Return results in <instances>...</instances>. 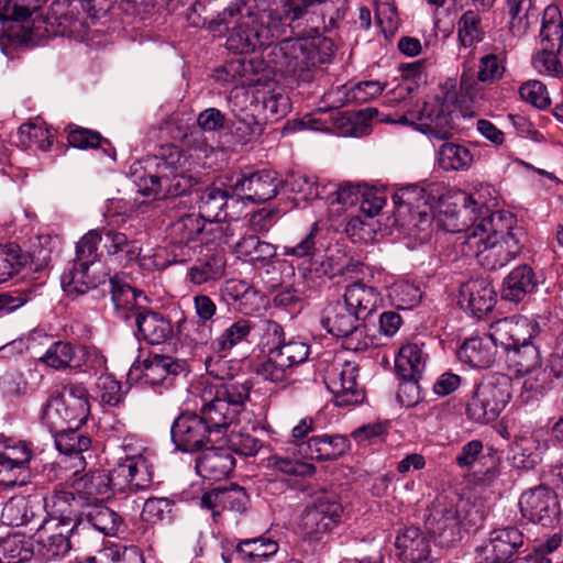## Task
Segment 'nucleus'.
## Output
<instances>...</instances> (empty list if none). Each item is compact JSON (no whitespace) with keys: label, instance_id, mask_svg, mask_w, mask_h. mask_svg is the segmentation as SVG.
Returning <instances> with one entry per match:
<instances>
[{"label":"nucleus","instance_id":"nucleus-1","mask_svg":"<svg viewBox=\"0 0 563 563\" xmlns=\"http://www.w3.org/2000/svg\"><path fill=\"white\" fill-rule=\"evenodd\" d=\"M345 0H280L267 16L266 24L252 36L246 47L271 46L268 63L290 84L310 86L332 62L335 45L323 33L338 29L346 14Z\"/></svg>","mask_w":563,"mask_h":563},{"label":"nucleus","instance_id":"nucleus-2","mask_svg":"<svg viewBox=\"0 0 563 563\" xmlns=\"http://www.w3.org/2000/svg\"><path fill=\"white\" fill-rule=\"evenodd\" d=\"M131 177L137 191L154 200L186 195L197 185L188 174L186 156L176 146L133 164Z\"/></svg>","mask_w":563,"mask_h":563},{"label":"nucleus","instance_id":"nucleus-3","mask_svg":"<svg viewBox=\"0 0 563 563\" xmlns=\"http://www.w3.org/2000/svg\"><path fill=\"white\" fill-rule=\"evenodd\" d=\"M522 228H506V222L495 223L486 219L475 224L463 242V252L477 257L481 266L487 271H497L514 261L521 252Z\"/></svg>","mask_w":563,"mask_h":563},{"label":"nucleus","instance_id":"nucleus-4","mask_svg":"<svg viewBox=\"0 0 563 563\" xmlns=\"http://www.w3.org/2000/svg\"><path fill=\"white\" fill-rule=\"evenodd\" d=\"M540 332V322L523 316L495 321L494 340L498 342L508 367L516 375L530 374L541 366V353L534 343Z\"/></svg>","mask_w":563,"mask_h":563},{"label":"nucleus","instance_id":"nucleus-5","mask_svg":"<svg viewBox=\"0 0 563 563\" xmlns=\"http://www.w3.org/2000/svg\"><path fill=\"white\" fill-rule=\"evenodd\" d=\"M251 389L247 379L220 383L203 389L198 415L219 440L225 435L230 426L239 421Z\"/></svg>","mask_w":563,"mask_h":563},{"label":"nucleus","instance_id":"nucleus-6","mask_svg":"<svg viewBox=\"0 0 563 563\" xmlns=\"http://www.w3.org/2000/svg\"><path fill=\"white\" fill-rule=\"evenodd\" d=\"M468 102L467 97L457 91L454 79H448L441 86V92L423 102L418 111L417 122L401 117L398 122L412 124L416 130L430 139L445 140L451 136L455 119Z\"/></svg>","mask_w":563,"mask_h":563},{"label":"nucleus","instance_id":"nucleus-7","mask_svg":"<svg viewBox=\"0 0 563 563\" xmlns=\"http://www.w3.org/2000/svg\"><path fill=\"white\" fill-rule=\"evenodd\" d=\"M274 9L267 8V0H234L220 14L219 23L232 25L227 38L228 49L235 54H247L255 47H246L245 36L250 37L260 26L266 24L267 16Z\"/></svg>","mask_w":563,"mask_h":563},{"label":"nucleus","instance_id":"nucleus-8","mask_svg":"<svg viewBox=\"0 0 563 563\" xmlns=\"http://www.w3.org/2000/svg\"><path fill=\"white\" fill-rule=\"evenodd\" d=\"M88 396L81 384H67L62 393L47 398L41 413L42 423L52 434L68 424L84 423L90 412Z\"/></svg>","mask_w":563,"mask_h":563},{"label":"nucleus","instance_id":"nucleus-9","mask_svg":"<svg viewBox=\"0 0 563 563\" xmlns=\"http://www.w3.org/2000/svg\"><path fill=\"white\" fill-rule=\"evenodd\" d=\"M396 221L409 231H426L434 220L435 197L424 188L409 185L393 195Z\"/></svg>","mask_w":563,"mask_h":563},{"label":"nucleus","instance_id":"nucleus-10","mask_svg":"<svg viewBox=\"0 0 563 563\" xmlns=\"http://www.w3.org/2000/svg\"><path fill=\"white\" fill-rule=\"evenodd\" d=\"M143 442L135 437H125L117 449L115 476L128 479L134 490H146L153 483V465L145 455Z\"/></svg>","mask_w":563,"mask_h":563},{"label":"nucleus","instance_id":"nucleus-11","mask_svg":"<svg viewBox=\"0 0 563 563\" xmlns=\"http://www.w3.org/2000/svg\"><path fill=\"white\" fill-rule=\"evenodd\" d=\"M141 221L132 216L123 214L119 221H112L109 227L103 228V247L108 256L122 266L139 260L142 245L136 239L141 232Z\"/></svg>","mask_w":563,"mask_h":563},{"label":"nucleus","instance_id":"nucleus-12","mask_svg":"<svg viewBox=\"0 0 563 563\" xmlns=\"http://www.w3.org/2000/svg\"><path fill=\"white\" fill-rule=\"evenodd\" d=\"M320 323L328 333L343 339L344 349L354 352L366 349L361 319L344 300L328 302L321 312Z\"/></svg>","mask_w":563,"mask_h":563},{"label":"nucleus","instance_id":"nucleus-13","mask_svg":"<svg viewBox=\"0 0 563 563\" xmlns=\"http://www.w3.org/2000/svg\"><path fill=\"white\" fill-rule=\"evenodd\" d=\"M506 59L504 51L483 54L478 59L476 75L471 66L463 63L460 76L461 93L471 103L479 102L483 99L482 85H494L503 79L507 70Z\"/></svg>","mask_w":563,"mask_h":563},{"label":"nucleus","instance_id":"nucleus-14","mask_svg":"<svg viewBox=\"0 0 563 563\" xmlns=\"http://www.w3.org/2000/svg\"><path fill=\"white\" fill-rule=\"evenodd\" d=\"M206 219L200 213H186L168 228V254L173 263L192 261L202 244Z\"/></svg>","mask_w":563,"mask_h":563},{"label":"nucleus","instance_id":"nucleus-15","mask_svg":"<svg viewBox=\"0 0 563 563\" xmlns=\"http://www.w3.org/2000/svg\"><path fill=\"white\" fill-rule=\"evenodd\" d=\"M170 438L175 448L181 452L194 453L218 443L214 435L205 421L196 412H183L170 427Z\"/></svg>","mask_w":563,"mask_h":563},{"label":"nucleus","instance_id":"nucleus-16","mask_svg":"<svg viewBox=\"0 0 563 563\" xmlns=\"http://www.w3.org/2000/svg\"><path fill=\"white\" fill-rule=\"evenodd\" d=\"M115 470H97L81 475L73 484L75 493L87 504H98L110 499L114 494L134 493L128 479L119 481Z\"/></svg>","mask_w":563,"mask_h":563},{"label":"nucleus","instance_id":"nucleus-17","mask_svg":"<svg viewBox=\"0 0 563 563\" xmlns=\"http://www.w3.org/2000/svg\"><path fill=\"white\" fill-rule=\"evenodd\" d=\"M249 496L243 487L231 484L206 492L200 498V507L210 511L212 523L224 525L234 516L247 509Z\"/></svg>","mask_w":563,"mask_h":563},{"label":"nucleus","instance_id":"nucleus-18","mask_svg":"<svg viewBox=\"0 0 563 563\" xmlns=\"http://www.w3.org/2000/svg\"><path fill=\"white\" fill-rule=\"evenodd\" d=\"M358 365L352 361L336 362L328 374V388L339 407L358 405L365 399V391L357 382Z\"/></svg>","mask_w":563,"mask_h":563},{"label":"nucleus","instance_id":"nucleus-19","mask_svg":"<svg viewBox=\"0 0 563 563\" xmlns=\"http://www.w3.org/2000/svg\"><path fill=\"white\" fill-rule=\"evenodd\" d=\"M233 121L231 129L236 140L247 143L262 133V118L258 103H254L253 95L247 91H235L229 99Z\"/></svg>","mask_w":563,"mask_h":563},{"label":"nucleus","instance_id":"nucleus-20","mask_svg":"<svg viewBox=\"0 0 563 563\" xmlns=\"http://www.w3.org/2000/svg\"><path fill=\"white\" fill-rule=\"evenodd\" d=\"M32 459L33 452L24 442L1 448L0 485L14 487L29 484L32 477L30 466Z\"/></svg>","mask_w":563,"mask_h":563},{"label":"nucleus","instance_id":"nucleus-21","mask_svg":"<svg viewBox=\"0 0 563 563\" xmlns=\"http://www.w3.org/2000/svg\"><path fill=\"white\" fill-rule=\"evenodd\" d=\"M282 180L278 174L271 169H262L249 175L243 174L231 186L233 194L240 200L263 203L278 194Z\"/></svg>","mask_w":563,"mask_h":563},{"label":"nucleus","instance_id":"nucleus-22","mask_svg":"<svg viewBox=\"0 0 563 563\" xmlns=\"http://www.w3.org/2000/svg\"><path fill=\"white\" fill-rule=\"evenodd\" d=\"M110 273L102 262L73 263L60 276L63 289L68 294L84 295L110 280Z\"/></svg>","mask_w":563,"mask_h":563},{"label":"nucleus","instance_id":"nucleus-23","mask_svg":"<svg viewBox=\"0 0 563 563\" xmlns=\"http://www.w3.org/2000/svg\"><path fill=\"white\" fill-rule=\"evenodd\" d=\"M519 507L523 518L542 527H548L559 512L555 495L544 485L525 492L520 497Z\"/></svg>","mask_w":563,"mask_h":563},{"label":"nucleus","instance_id":"nucleus-24","mask_svg":"<svg viewBox=\"0 0 563 563\" xmlns=\"http://www.w3.org/2000/svg\"><path fill=\"white\" fill-rule=\"evenodd\" d=\"M495 189L487 184H479L466 195H463L464 213L473 214L475 224H482L484 220L492 219L495 223L506 222V228L510 229L512 217L503 211H494L497 207V198L494 195Z\"/></svg>","mask_w":563,"mask_h":563},{"label":"nucleus","instance_id":"nucleus-25","mask_svg":"<svg viewBox=\"0 0 563 563\" xmlns=\"http://www.w3.org/2000/svg\"><path fill=\"white\" fill-rule=\"evenodd\" d=\"M523 544L521 530H492L488 543L477 547L476 552L482 555V563H519L514 558Z\"/></svg>","mask_w":563,"mask_h":563},{"label":"nucleus","instance_id":"nucleus-26","mask_svg":"<svg viewBox=\"0 0 563 563\" xmlns=\"http://www.w3.org/2000/svg\"><path fill=\"white\" fill-rule=\"evenodd\" d=\"M187 371L186 363L169 355L155 354L144 362L142 383L154 390L172 388L176 379Z\"/></svg>","mask_w":563,"mask_h":563},{"label":"nucleus","instance_id":"nucleus-27","mask_svg":"<svg viewBox=\"0 0 563 563\" xmlns=\"http://www.w3.org/2000/svg\"><path fill=\"white\" fill-rule=\"evenodd\" d=\"M495 303L496 291L492 284L484 278L468 280L461 288V307L477 319L492 311Z\"/></svg>","mask_w":563,"mask_h":563},{"label":"nucleus","instance_id":"nucleus-28","mask_svg":"<svg viewBox=\"0 0 563 563\" xmlns=\"http://www.w3.org/2000/svg\"><path fill=\"white\" fill-rule=\"evenodd\" d=\"M495 322L492 323L487 336H474L466 339L457 350L460 362L474 368H487L494 362L499 347L498 342L494 340Z\"/></svg>","mask_w":563,"mask_h":563},{"label":"nucleus","instance_id":"nucleus-29","mask_svg":"<svg viewBox=\"0 0 563 563\" xmlns=\"http://www.w3.org/2000/svg\"><path fill=\"white\" fill-rule=\"evenodd\" d=\"M195 313L198 320H183L180 329L186 330V335L195 344H205L211 336V325L217 312L216 302L205 294L196 295L192 298Z\"/></svg>","mask_w":563,"mask_h":563},{"label":"nucleus","instance_id":"nucleus-30","mask_svg":"<svg viewBox=\"0 0 563 563\" xmlns=\"http://www.w3.org/2000/svg\"><path fill=\"white\" fill-rule=\"evenodd\" d=\"M111 299L117 316L132 324L139 314H142L146 307L142 303L147 301L143 291L123 284L117 277L110 278Z\"/></svg>","mask_w":563,"mask_h":563},{"label":"nucleus","instance_id":"nucleus-31","mask_svg":"<svg viewBox=\"0 0 563 563\" xmlns=\"http://www.w3.org/2000/svg\"><path fill=\"white\" fill-rule=\"evenodd\" d=\"M540 284V276L533 268L528 264H520L504 278L501 298L507 301L520 302L533 294Z\"/></svg>","mask_w":563,"mask_h":563},{"label":"nucleus","instance_id":"nucleus-32","mask_svg":"<svg viewBox=\"0 0 563 563\" xmlns=\"http://www.w3.org/2000/svg\"><path fill=\"white\" fill-rule=\"evenodd\" d=\"M343 300L361 321H365L376 312L383 302V297L376 287L357 280L345 287Z\"/></svg>","mask_w":563,"mask_h":563},{"label":"nucleus","instance_id":"nucleus-33","mask_svg":"<svg viewBox=\"0 0 563 563\" xmlns=\"http://www.w3.org/2000/svg\"><path fill=\"white\" fill-rule=\"evenodd\" d=\"M239 203L238 197L231 190L217 186L207 187L200 195L199 209L203 219L227 220L236 219L238 216L230 211V208Z\"/></svg>","mask_w":563,"mask_h":563},{"label":"nucleus","instance_id":"nucleus-34","mask_svg":"<svg viewBox=\"0 0 563 563\" xmlns=\"http://www.w3.org/2000/svg\"><path fill=\"white\" fill-rule=\"evenodd\" d=\"M225 267L227 261L221 253L203 254L188 267L186 282L196 287L212 286L224 276Z\"/></svg>","mask_w":563,"mask_h":563},{"label":"nucleus","instance_id":"nucleus-35","mask_svg":"<svg viewBox=\"0 0 563 563\" xmlns=\"http://www.w3.org/2000/svg\"><path fill=\"white\" fill-rule=\"evenodd\" d=\"M201 451L202 454L196 461V470L201 477L221 481L234 470L235 461L228 450L213 444Z\"/></svg>","mask_w":563,"mask_h":563},{"label":"nucleus","instance_id":"nucleus-36","mask_svg":"<svg viewBox=\"0 0 563 563\" xmlns=\"http://www.w3.org/2000/svg\"><path fill=\"white\" fill-rule=\"evenodd\" d=\"M132 324L136 338L152 345L165 342L173 334L170 321L162 313L148 309L139 314Z\"/></svg>","mask_w":563,"mask_h":563},{"label":"nucleus","instance_id":"nucleus-37","mask_svg":"<svg viewBox=\"0 0 563 563\" xmlns=\"http://www.w3.org/2000/svg\"><path fill=\"white\" fill-rule=\"evenodd\" d=\"M56 449L64 455L73 456L75 468L86 465L84 453L91 448V438L78 430V426L68 424L60 431L53 433Z\"/></svg>","mask_w":563,"mask_h":563},{"label":"nucleus","instance_id":"nucleus-38","mask_svg":"<svg viewBox=\"0 0 563 563\" xmlns=\"http://www.w3.org/2000/svg\"><path fill=\"white\" fill-rule=\"evenodd\" d=\"M423 344L416 342L407 343L399 350L395 360L397 374L404 380L410 383L421 376L427 365L428 354L423 350Z\"/></svg>","mask_w":563,"mask_h":563},{"label":"nucleus","instance_id":"nucleus-39","mask_svg":"<svg viewBox=\"0 0 563 563\" xmlns=\"http://www.w3.org/2000/svg\"><path fill=\"white\" fill-rule=\"evenodd\" d=\"M82 347L74 346L66 341H56L52 343L40 357V362L56 371L67 368L80 369L82 366Z\"/></svg>","mask_w":563,"mask_h":563},{"label":"nucleus","instance_id":"nucleus-40","mask_svg":"<svg viewBox=\"0 0 563 563\" xmlns=\"http://www.w3.org/2000/svg\"><path fill=\"white\" fill-rule=\"evenodd\" d=\"M74 496L67 492H55L45 498V508L48 521L55 522V526H69L78 528L82 519L73 507Z\"/></svg>","mask_w":563,"mask_h":563},{"label":"nucleus","instance_id":"nucleus-41","mask_svg":"<svg viewBox=\"0 0 563 563\" xmlns=\"http://www.w3.org/2000/svg\"><path fill=\"white\" fill-rule=\"evenodd\" d=\"M430 530H402L395 540L399 556L406 561L418 562L429 560Z\"/></svg>","mask_w":563,"mask_h":563},{"label":"nucleus","instance_id":"nucleus-42","mask_svg":"<svg viewBox=\"0 0 563 563\" xmlns=\"http://www.w3.org/2000/svg\"><path fill=\"white\" fill-rule=\"evenodd\" d=\"M233 251L239 260L253 265H267L276 256L277 247L251 234L234 243Z\"/></svg>","mask_w":563,"mask_h":563},{"label":"nucleus","instance_id":"nucleus-43","mask_svg":"<svg viewBox=\"0 0 563 563\" xmlns=\"http://www.w3.org/2000/svg\"><path fill=\"white\" fill-rule=\"evenodd\" d=\"M511 380L504 374H492L486 376L475 389L482 398L488 401L493 408L501 412L511 397Z\"/></svg>","mask_w":563,"mask_h":563},{"label":"nucleus","instance_id":"nucleus-44","mask_svg":"<svg viewBox=\"0 0 563 563\" xmlns=\"http://www.w3.org/2000/svg\"><path fill=\"white\" fill-rule=\"evenodd\" d=\"M342 511L341 504L334 497L322 496L318 498L313 506L306 508L305 526L330 528L340 522Z\"/></svg>","mask_w":563,"mask_h":563},{"label":"nucleus","instance_id":"nucleus-45","mask_svg":"<svg viewBox=\"0 0 563 563\" xmlns=\"http://www.w3.org/2000/svg\"><path fill=\"white\" fill-rule=\"evenodd\" d=\"M255 324L245 318H239L229 324L212 342L211 349L214 353L230 352L243 342H250Z\"/></svg>","mask_w":563,"mask_h":563},{"label":"nucleus","instance_id":"nucleus-46","mask_svg":"<svg viewBox=\"0 0 563 563\" xmlns=\"http://www.w3.org/2000/svg\"><path fill=\"white\" fill-rule=\"evenodd\" d=\"M311 449L306 459L329 461L344 454L350 446L349 439L340 434H318L311 437Z\"/></svg>","mask_w":563,"mask_h":563},{"label":"nucleus","instance_id":"nucleus-47","mask_svg":"<svg viewBox=\"0 0 563 563\" xmlns=\"http://www.w3.org/2000/svg\"><path fill=\"white\" fill-rule=\"evenodd\" d=\"M510 14L509 30L515 36H522L538 22L536 3L532 0H508Z\"/></svg>","mask_w":563,"mask_h":563},{"label":"nucleus","instance_id":"nucleus-48","mask_svg":"<svg viewBox=\"0 0 563 563\" xmlns=\"http://www.w3.org/2000/svg\"><path fill=\"white\" fill-rule=\"evenodd\" d=\"M473 161V153L463 144L445 142L438 151L439 166L446 172L467 170L472 166Z\"/></svg>","mask_w":563,"mask_h":563},{"label":"nucleus","instance_id":"nucleus-49","mask_svg":"<svg viewBox=\"0 0 563 563\" xmlns=\"http://www.w3.org/2000/svg\"><path fill=\"white\" fill-rule=\"evenodd\" d=\"M18 144L24 148H36L46 152L53 144V133L42 121L23 123L16 134Z\"/></svg>","mask_w":563,"mask_h":563},{"label":"nucleus","instance_id":"nucleus-50","mask_svg":"<svg viewBox=\"0 0 563 563\" xmlns=\"http://www.w3.org/2000/svg\"><path fill=\"white\" fill-rule=\"evenodd\" d=\"M35 536L27 538L23 532L9 533L0 538V555L14 563H24L34 555L33 541Z\"/></svg>","mask_w":563,"mask_h":563},{"label":"nucleus","instance_id":"nucleus-51","mask_svg":"<svg viewBox=\"0 0 563 563\" xmlns=\"http://www.w3.org/2000/svg\"><path fill=\"white\" fill-rule=\"evenodd\" d=\"M298 271L309 288H319L325 279L334 277L340 268L334 266L331 258L316 255L307 264L298 265Z\"/></svg>","mask_w":563,"mask_h":563},{"label":"nucleus","instance_id":"nucleus-52","mask_svg":"<svg viewBox=\"0 0 563 563\" xmlns=\"http://www.w3.org/2000/svg\"><path fill=\"white\" fill-rule=\"evenodd\" d=\"M323 184L316 176L301 173H292L286 179L287 189L300 201L323 200Z\"/></svg>","mask_w":563,"mask_h":563},{"label":"nucleus","instance_id":"nucleus-53","mask_svg":"<svg viewBox=\"0 0 563 563\" xmlns=\"http://www.w3.org/2000/svg\"><path fill=\"white\" fill-rule=\"evenodd\" d=\"M471 214L464 213V205L461 209L455 206L446 205L439 212L437 223L438 227L449 233L462 234V243L465 241L468 232L474 228L476 221L472 218V223L466 221Z\"/></svg>","mask_w":563,"mask_h":563},{"label":"nucleus","instance_id":"nucleus-54","mask_svg":"<svg viewBox=\"0 0 563 563\" xmlns=\"http://www.w3.org/2000/svg\"><path fill=\"white\" fill-rule=\"evenodd\" d=\"M323 201L329 206H339L336 211L360 201L361 188L352 184L328 181L323 184Z\"/></svg>","mask_w":563,"mask_h":563},{"label":"nucleus","instance_id":"nucleus-55","mask_svg":"<svg viewBox=\"0 0 563 563\" xmlns=\"http://www.w3.org/2000/svg\"><path fill=\"white\" fill-rule=\"evenodd\" d=\"M422 292L415 283L400 279L396 280L388 290L390 303L400 310H410L421 300Z\"/></svg>","mask_w":563,"mask_h":563},{"label":"nucleus","instance_id":"nucleus-56","mask_svg":"<svg viewBox=\"0 0 563 563\" xmlns=\"http://www.w3.org/2000/svg\"><path fill=\"white\" fill-rule=\"evenodd\" d=\"M540 36L550 47L563 46V21L558 5L549 4L543 10Z\"/></svg>","mask_w":563,"mask_h":563},{"label":"nucleus","instance_id":"nucleus-57","mask_svg":"<svg viewBox=\"0 0 563 563\" xmlns=\"http://www.w3.org/2000/svg\"><path fill=\"white\" fill-rule=\"evenodd\" d=\"M250 69V63H246L242 58H234L217 68L213 77L222 85L231 86L233 88H238L240 86L244 87L251 81L247 77Z\"/></svg>","mask_w":563,"mask_h":563},{"label":"nucleus","instance_id":"nucleus-58","mask_svg":"<svg viewBox=\"0 0 563 563\" xmlns=\"http://www.w3.org/2000/svg\"><path fill=\"white\" fill-rule=\"evenodd\" d=\"M542 49L532 57L534 69L542 75L553 78L563 77V64L558 57V53L563 46L550 47L549 42H541Z\"/></svg>","mask_w":563,"mask_h":563},{"label":"nucleus","instance_id":"nucleus-59","mask_svg":"<svg viewBox=\"0 0 563 563\" xmlns=\"http://www.w3.org/2000/svg\"><path fill=\"white\" fill-rule=\"evenodd\" d=\"M508 460L517 470H531L540 462V454L533 440L520 439L511 444Z\"/></svg>","mask_w":563,"mask_h":563},{"label":"nucleus","instance_id":"nucleus-60","mask_svg":"<svg viewBox=\"0 0 563 563\" xmlns=\"http://www.w3.org/2000/svg\"><path fill=\"white\" fill-rule=\"evenodd\" d=\"M255 373L264 380L279 384L290 379L294 371L274 351L268 350L267 357L256 365Z\"/></svg>","mask_w":563,"mask_h":563},{"label":"nucleus","instance_id":"nucleus-61","mask_svg":"<svg viewBox=\"0 0 563 563\" xmlns=\"http://www.w3.org/2000/svg\"><path fill=\"white\" fill-rule=\"evenodd\" d=\"M92 397L101 405L117 407L123 398L122 385L112 375H101L92 387Z\"/></svg>","mask_w":563,"mask_h":563},{"label":"nucleus","instance_id":"nucleus-62","mask_svg":"<svg viewBox=\"0 0 563 563\" xmlns=\"http://www.w3.org/2000/svg\"><path fill=\"white\" fill-rule=\"evenodd\" d=\"M99 554L113 563H145L143 551L134 544L107 541Z\"/></svg>","mask_w":563,"mask_h":563},{"label":"nucleus","instance_id":"nucleus-63","mask_svg":"<svg viewBox=\"0 0 563 563\" xmlns=\"http://www.w3.org/2000/svg\"><path fill=\"white\" fill-rule=\"evenodd\" d=\"M47 0H0V20L26 22Z\"/></svg>","mask_w":563,"mask_h":563},{"label":"nucleus","instance_id":"nucleus-64","mask_svg":"<svg viewBox=\"0 0 563 563\" xmlns=\"http://www.w3.org/2000/svg\"><path fill=\"white\" fill-rule=\"evenodd\" d=\"M173 503L167 498H148L141 512L142 520L151 526L170 525L173 519Z\"/></svg>","mask_w":563,"mask_h":563}]
</instances>
